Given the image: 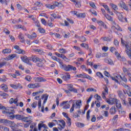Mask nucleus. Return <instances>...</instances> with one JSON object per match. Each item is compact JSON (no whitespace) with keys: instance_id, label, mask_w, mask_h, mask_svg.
Here are the masks:
<instances>
[{"instance_id":"obj_64","label":"nucleus","mask_w":131,"mask_h":131,"mask_svg":"<svg viewBox=\"0 0 131 131\" xmlns=\"http://www.w3.org/2000/svg\"><path fill=\"white\" fill-rule=\"evenodd\" d=\"M37 105V102H34L32 104V108H36V106Z\"/></svg>"},{"instance_id":"obj_20","label":"nucleus","mask_w":131,"mask_h":131,"mask_svg":"<svg viewBox=\"0 0 131 131\" xmlns=\"http://www.w3.org/2000/svg\"><path fill=\"white\" fill-rule=\"evenodd\" d=\"M116 107L115 106H113L110 109V113L111 114V115L115 114L116 113Z\"/></svg>"},{"instance_id":"obj_22","label":"nucleus","mask_w":131,"mask_h":131,"mask_svg":"<svg viewBox=\"0 0 131 131\" xmlns=\"http://www.w3.org/2000/svg\"><path fill=\"white\" fill-rule=\"evenodd\" d=\"M20 42L24 43L25 42V39L24 38V35L22 33H20L19 35L18 36Z\"/></svg>"},{"instance_id":"obj_60","label":"nucleus","mask_w":131,"mask_h":131,"mask_svg":"<svg viewBox=\"0 0 131 131\" xmlns=\"http://www.w3.org/2000/svg\"><path fill=\"white\" fill-rule=\"evenodd\" d=\"M77 61L81 63V62H83V61H84V59H83V58H78L77 59Z\"/></svg>"},{"instance_id":"obj_56","label":"nucleus","mask_w":131,"mask_h":131,"mask_svg":"<svg viewBox=\"0 0 131 131\" xmlns=\"http://www.w3.org/2000/svg\"><path fill=\"white\" fill-rule=\"evenodd\" d=\"M38 30L40 33H45L46 32V30H45L42 28H39Z\"/></svg>"},{"instance_id":"obj_57","label":"nucleus","mask_w":131,"mask_h":131,"mask_svg":"<svg viewBox=\"0 0 131 131\" xmlns=\"http://www.w3.org/2000/svg\"><path fill=\"white\" fill-rule=\"evenodd\" d=\"M10 86H11V88H12V89H14L15 90H17V89H18V86H17V85L10 84Z\"/></svg>"},{"instance_id":"obj_5","label":"nucleus","mask_w":131,"mask_h":131,"mask_svg":"<svg viewBox=\"0 0 131 131\" xmlns=\"http://www.w3.org/2000/svg\"><path fill=\"white\" fill-rule=\"evenodd\" d=\"M115 13L118 16V18L119 21H120L121 22L127 23V19H126V18H125V17L124 18L123 16H122V14H121V13H120L117 11H115Z\"/></svg>"},{"instance_id":"obj_58","label":"nucleus","mask_w":131,"mask_h":131,"mask_svg":"<svg viewBox=\"0 0 131 131\" xmlns=\"http://www.w3.org/2000/svg\"><path fill=\"white\" fill-rule=\"evenodd\" d=\"M95 104L96 105V106L98 107V108H99L101 106V103H100V101H95Z\"/></svg>"},{"instance_id":"obj_53","label":"nucleus","mask_w":131,"mask_h":131,"mask_svg":"<svg viewBox=\"0 0 131 131\" xmlns=\"http://www.w3.org/2000/svg\"><path fill=\"white\" fill-rule=\"evenodd\" d=\"M91 110H88L86 113V118L88 119V120H90V113H91Z\"/></svg>"},{"instance_id":"obj_41","label":"nucleus","mask_w":131,"mask_h":131,"mask_svg":"<svg viewBox=\"0 0 131 131\" xmlns=\"http://www.w3.org/2000/svg\"><path fill=\"white\" fill-rule=\"evenodd\" d=\"M78 18H85V13H78L77 15Z\"/></svg>"},{"instance_id":"obj_24","label":"nucleus","mask_w":131,"mask_h":131,"mask_svg":"<svg viewBox=\"0 0 131 131\" xmlns=\"http://www.w3.org/2000/svg\"><path fill=\"white\" fill-rule=\"evenodd\" d=\"M107 95H108V88H106L102 92V97L103 99H106V96H107Z\"/></svg>"},{"instance_id":"obj_35","label":"nucleus","mask_w":131,"mask_h":131,"mask_svg":"<svg viewBox=\"0 0 131 131\" xmlns=\"http://www.w3.org/2000/svg\"><path fill=\"white\" fill-rule=\"evenodd\" d=\"M12 123H9L8 124H11V128L12 129V130H14V129H16V128H15V127H17V124H15L14 123V122L11 121Z\"/></svg>"},{"instance_id":"obj_34","label":"nucleus","mask_w":131,"mask_h":131,"mask_svg":"<svg viewBox=\"0 0 131 131\" xmlns=\"http://www.w3.org/2000/svg\"><path fill=\"white\" fill-rule=\"evenodd\" d=\"M10 2V0H0V3L2 5H5V6H8V3Z\"/></svg>"},{"instance_id":"obj_37","label":"nucleus","mask_w":131,"mask_h":131,"mask_svg":"<svg viewBox=\"0 0 131 131\" xmlns=\"http://www.w3.org/2000/svg\"><path fill=\"white\" fill-rule=\"evenodd\" d=\"M67 87H68V90H69L70 92H72V91H73V85L71 84H68Z\"/></svg>"},{"instance_id":"obj_30","label":"nucleus","mask_w":131,"mask_h":131,"mask_svg":"<svg viewBox=\"0 0 131 131\" xmlns=\"http://www.w3.org/2000/svg\"><path fill=\"white\" fill-rule=\"evenodd\" d=\"M1 89H2V90H3L5 92H7V91H8V85H7V84H2L1 85Z\"/></svg>"},{"instance_id":"obj_46","label":"nucleus","mask_w":131,"mask_h":131,"mask_svg":"<svg viewBox=\"0 0 131 131\" xmlns=\"http://www.w3.org/2000/svg\"><path fill=\"white\" fill-rule=\"evenodd\" d=\"M25 79L27 81H31V79H32V78L31 77V76L28 75V76H26Z\"/></svg>"},{"instance_id":"obj_21","label":"nucleus","mask_w":131,"mask_h":131,"mask_svg":"<svg viewBox=\"0 0 131 131\" xmlns=\"http://www.w3.org/2000/svg\"><path fill=\"white\" fill-rule=\"evenodd\" d=\"M119 7H121V8H122L123 9L125 10V11H127V12L128 11V8H127V7H126V5H125V3L123 2H121L119 4Z\"/></svg>"},{"instance_id":"obj_43","label":"nucleus","mask_w":131,"mask_h":131,"mask_svg":"<svg viewBox=\"0 0 131 131\" xmlns=\"http://www.w3.org/2000/svg\"><path fill=\"white\" fill-rule=\"evenodd\" d=\"M76 125L77 126V127H83V126H84L83 124L79 122L76 123Z\"/></svg>"},{"instance_id":"obj_9","label":"nucleus","mask_w":131,"mask_h":131,"mask_svg":"<svg viewBox=\"0 0 131 131\" xmlns=\"http://www.w3.org/2000/svg\"><path fill=\"white\" fill-rule=\"evenodd\" d=\"M21 59L22 61H23L25 63L28 64V65H30L31 66V65H32V63L30 62V60H31V58H27V56H24L21 57Z\"/></svg>"},{"instance_id":"obj_38","label":"nucleus","mask_w":131,"mask_h":131,"mask_svg":"<svg viewBox=\"0 0 131 131\" xmlns=\"http://www.w3.org/2000/svg\"><path fill=\"white\" fill-rule=\"evenodd\" d=\"M86 92H88V93H90V92H94L95 93H96V92H97V90L93 88H89L86 89Z\"/></svg>"},{"instance_id":"obj_15","label":"nucleus","mask_w":131,"mask_h":131,"mask_svg":"<svg viewBox=\"0 0 131 131\" xmlns=\"http://www.w3.org/2000/svg\"><path fill=\"white\" fill-rule=\"evenodd\" d=\"M30 131H38L37 130V128L36 127V123H32L30 125Z\"/></svg>"},{"instance_id":"obj_28","label":"nucleus","mask_w":131,"mask_h":131,"mask_svg":"<svg viewBox=\"0 0 131 131\" xmlns=\"http://www.w3.org/2000/svg\"><path fill=\"white\" fill-rule=\"evenodd\" d=\"M75 77L78 78H85V73H82V74H80L78 75H76L75 76Z\"/></svg>"},{"instance_id":"obj_2","label":"nucleus","mask_w":131,"mask_h":131,"mask_svg":"<svg viewBox=\"0 0 131 131\" xmlns=\"http://www.w3.org/2000/svg\"><path fill=\"white\" fill-rule=\"evenodd\" d=\"M101 12L102 13V14L104 15V17L106 18V19L108 20V21H112V23L113 25L112 28L113 29L115 28V29H116L117 30L122 31V30L121 29L120 27H119V26H118V25H117L116 23H115V21H113V18L108 14L106 13V11H105V9L101 8Z\"/></svg>"},{"instance_id":"obj_4","label":"nucleus","mask_w":131,"mask_h":131,"mask_svg":"<svg viewBox=\"0 0 131 131\" xmlns=\"http://www.w3.org/2000/svg\"><path fill=\"white\" fill-rule=\"evenodd\" d=\"M81 103L82 101L80 100H79L76 101V103H73L72 107L71 108L70 112L71 113H72L73 111H74V108L75 109H79L80 108V106H81Z\"/></svg>"},{"instance_id":"obj_25","label":"nucleus","mask_w":131,"mask_h":131,"mask_svg":"<svg viewBox=\"0 0 131 131\" xmlns=\"http://www.w3.org/2000/svg\"><path fill=\"white\" fill-rule=\"evenodd\" d=\"M48 98H49V95L47 94H44L42 95L41 96L42 100H43L44 99L43 104H46V103H47V101H48Z\"/></svg>"},{"instance_id":"obj_1","label":"nucleus","mask_w":131,"mask_h":131,"mask_svg":"<svg viewBox=\"0 0 131 131\" xmlns=\"http://www.w3.org/2000/svg\"><path fill=\"white\" fill-rule=\"evenodd\" d=\"M111 79L112 80H114L117 83H119V84H121L125 88V89H126L127 90H129V86L128 85H126L124 83H122L121 81H124L125 83L127 82V79L124 76L123 77H121L120 75H118L116 77H111Z\"/></svg>"},{"instance_id":"obj_36","label":"nucleus","mask_w":131,"mask_h":131,"mask_svg":"<svg viewBox=\"0 0 131 131\" xmlns=\"http://www.w3.org/2000/svg\"><path fill=\"white\" fill-rule=\"evenodd\" d=\"M67 21L66 22V26H69V23L71 24H73L74 22L72 20V19H70V18L67 19Z\"/></svg>"},{"instance_id":"obj_33","label":"nucleus","mask_w":131,"mask_h":131,"mask_svg":"<svg viewBox=\"0 0 131 131\" xmlns=\"http://www.w3.org/2000/svg\"><path fill=\"white\" fill-rule=\"evenodd\" d=\"M55 54L57 55V57H59V58H61L63 60H65V59H66V56H65L63 54H60L59 53H58L57 52H56Z\"/></svg>"},{"instance_id":"obj_51","label":"nucleus","mask_w":131,"mask_h":131,"mask_svg":"<svg viewBox=\"0 0 131 131\" xmlns=\"http://www.w3.org/2000/svg\"><path fill=\"white\" fill-rule=\"evenodd\" d=\"M33 79L36 82H40V77H35Z\"/></svg>"},{"instance_id":"obj_54","label":"nucleus","mask_w":131,"mask_h":131,"mask_svg":"<svg viewBox=\"0 0 131 131\" xmlns=\"http://www.w3.org/2000/svg\"><path fill=\"white\" fill-rule=\"evenodd\" d=\"M13 114H7V116L10 119H14L15 118V115H13Z\"/></svg>"},{"instance_id":"obj_8","label":"nucleus","mask_w":131,"mask_h":131,"mask_svg":"<svg viewBox=\"0 0 131 131\" xmlns=\"http://www.w3.org/2000/svg\"><path fill=\"white\" fill-rule=\"evenodd\" d=\"M117 101V99L113 98H110L109 99H106V103H108V104L109 105H114V104H115Z\"/></svg>"},{"instance_id":"obj_62","label":"nucleus","mask_w":131,"mask_h":131,"mask_svg":"<svg viewBox=\"0 0 131 131\" xmlns=\"http://www.w3.org/2000/svg\"><path fill=\"white\" fill-rule=\"evenodd\" d=\"M97 119V118H96V116H93L91 119L92 122H95Z\"/></svg>"},{"instance_id":"obj_29","label":"nucleus","mask_w":131,"mask_h":131,"mask_svg":"<svg viewBox=\"0 0 131 131\" xmlns=\"http://www.w3.org/2000/svg\"><path fill=\"white\" fill-rule=\"evenodd\" d=\"M24 116L20 115H15V118H16V119H17L18 120H21L23 121Z\"/></svg>"},{"instance_id":"obj_47","label":"nucleus","mask_w":131,"mask_h":131,"mask_svg":"<svg viewBox=\"0 0 131 131\" xmlns=\"http://www.w3.org/2000/svg\"><path fill=\"white\" fill-rule=\"evenodd\" d=\"M102 7L104 8V9L107 11V13L110 11V9H109V7L106 5H102Z\"/></svg>"},{"instance_id":"obj_11","label":"nucleus","mask_w":131,"mask_h":131,"mask_svg":"<svg viewBox=\"0 0 131 131\" xmlns=\"http://www.w3.org/2000/svg\"><path fill=\"white\" fill-rule=\"evenodd\" d=\"M23 121L24 122H28L29 123H31L32 122V117H24L23 118Z\"/></svg>"},{"instance_id":"obj_16","label":"nucleus","mask_w":131,"mask_h":131,"mask_svg":"<svg viewBox=\"0 0 131 131\" xmlns=\"http://www.w3.org/2000/svg\"><path fill=\"white\" fill-rule=\"evenodd\" d=\"M105 63H107L109 65L113 66L114 65V62L111 58H105L104 59Z\"/></svg>"},{"instance_id":"obj_7","label":"nucleus","mask_w":131,"mask_h":131,"mask_svg":"<svg viewBox=\"0 0 131 131\" xmlns=\"http://www.w3.org/2000/svg\"><path fill=\"white\" fill-rule=\"evenodd\" d=\"M5 111L3 112V113H7V114H14L15 113V111H14V109L12 107H5Z\"/></svg>"},{"instance_id":"obj_19","label":"nucleus","mask_w":131,"mask_h":131,"mask_svg":"<svg viewBox=\"0 0 131 131\" xmlns=\"http://www.w3.org/2000/svg\"><path fill=\"white\" fill-rule=\"evenodd\" d=\"M16 57H17V55H16L15 54H13L7 56L6 57V60H7V61H10L11 60H13L14 58Z\"/></svg>"},{"instance_id":"obj_31","label":"nucleus","mask_w":131,"mask_h":131,"mask_svg":"<svg viewBox=\"0 0 131 131\" xmlns=\"http://www.w3.org/2000/svg\"><path fill=\"white\" fill-rule=\"evenodd\" d=\"M12 52V50L11 49H4L3 50L2 53L4 55H6V54H10Z\"/></svg>"},{"instance_id":"obj_6","label":"nucleus","mask_w":131,"mask_h":131,"mask_svg":"<svg viewBox=\"0 0 131 131\" xmlns=\"http://www.w3.org/2000/svg\"><path fill=\"white\" fill-rule=\"evenodd\" d=\"M110 51L112 53H115V55L118 60H120V59H121V56H120V54H119L118 52H117V50H116L114 47H111Z\"/></svg>"},{"instance_id":"obj_3","label":"nucleus","mask_w":131,"mask_h":131,"mask_svg":"<svg viewBox=\"0 0 131 131\" xmlns=\"http://www.w3.org/2000/svg\"><path fill=\"white\" fill-rule=\"evenodd\" d=\"M121 43H122V46H125V53L131 60V43L125 42L122 40V38H121Z\"/></svg>"},{"instance_id":"obj_10","label":"nucleus","mask_w":131,"mask_h":131,"mask_svg":"<svg viewBox=\"0 0 131 131\" xmlns=\"http://www.w3.org/2000/svg\"><path fill=\"white\" fill-rule=\"evenodd\" d=\"M118 94L119 97L122 100H123L124 99V95L126 94V93H125V91H120L119 90L118 91Z\"/></svg>"},{"instance_id":"obj_27","label":"nucleus","mask_w":131,"mask_h":131,"mask_svg":"<svg viewBox=\"0 0 131 131\" xmlns=\"http://www.w3.org/2000/svg\"><path fill=\"white\" fill-rule=\"evenodd\" d=\"M32 51L34 52H37L39 55H43L45 54V52L42 51V50L38 49H33Z\"/></svg>"},{"instance_id":"obj_17","label":"nucleus","mask_w":131,"mask_h":131,"mask_svg":"<svg viewBox=\"0 0 131 131\" xmlns=\"http://www.w3.org/2000/svg\"><path fill=\"white\" fill-rule=\"evenodd\" d=\"M0 123H3L4 124H9V123H12V121L5 119H0Z\"/></svg>"},{"instance_id":"obj_39","label":"nucleus","mask_w":131,"mask_h":131,"mask_svg":"<svg viewBox=\"0 0 131 131\" xmlns=\"http://www.w3.org/2000/svg\"><path fill=\"white\" fill-rule=\"evenodd\" d=\"M101 39L104 40V41H111V38L108 37H103L101 38Z\"/></svg>"},{"instance_id":"obj_12","label":"nucleus","mask_w":131,"mask_h":131,"mask_svg":"<svg viewBox=\"0 0 131 131\" xmlns=\"http://www.w3.org/2000/svg\"><path fill=\"white\" fill-rule=\"evenodd\" d=\"M40 86V84L38 83H36L34 84H29L28 85V88L29 89H35L36 88H39Z\"/></svg>"},{"instance_id":"obj_52","label":"nucleus","mask_w":131,"mask_h":131,"mask_svg":"<svg viewBox=\"0 0 131 131\" xmlns=\"http://www.w3.org/2000/svg\"><path fill=\"white\" fill-rule=\"evenodd\" d=\"M74 4H75V6H76V7L77 8H79L81 6V4H80V2H74Z\"/></svg>"},{"instance_id":"obj_44","label":"nucleus","mask_w":131,"mask_h":131,"mask_svg":"<svg viewBox=\"0 0 131 131\" xmlns=\"http://www.w3.org/2000/svg\"><path fill=\"white\" fill-rule=\"evenodd\" d=\"M96 75L100 78H103V77H104V76H103V74L99 72L96 73Z\"/></svg>"},{"instance_id":"obj_50","label":"nucleus","mask_w":131,"mask_h":131,"mask_svg":"<svg viewBox=\"0 0 131 131\" xmlns=\"http://www.w3.org/2000/svg\"><path fill=\"white\" fill-rule=\"evenodd\" d=\"M55 5L56 7H59L60 8H62V7H63V5L60 3L55 2Z\"/></svg>"},{"instance_id":"obj_23","label":"nucleus","mask_w":131,"mask_h":131,"mask_svg":"<svg viewBox=\"0 0 131 131\" xmlns=\"http://www.w3.org/2000/svg\"><path fill=\"white\" fill-rule=\"evenodd\" d=\"M70 70H74V71H75V70H76V68H75V67L68 65L66 67V71H70Z\"/></svg>"},{"instance_id":"obj_48","label":"nucleus","mask_w":131,"mask_h":131,"mask_svg":"<svg viewBox=\"0 0 131 131\" xmlns=\"http://www.w3.org/2000/svg\"><path fill=\"white\" fill-rule=\"evenodd\" d=\"M51 16H52V17H53V18H54L55 19H60V18H61V16H57V15H56L55 14H51Z\"/></svg>"},{"instance_id":"obj_59","label":"nucleus","mask_w":131,"mask_h":131,"mask_svg":"<svg viewBox=\"0 0 131 131\" xmlns=\"http://www.w3.org/2000/svg\"><path fill=\"white\" fill-rule=\"evenodd\" d=\"M90 6L92 7V8H93V9H96L97 8L94 3H90Z\"/></svg>"},{"instance_id":"obj_42","label":"nucleus","mask_w":131,"mask_h":131,"mask_svg":"<svg viewBox=\"0 0 131 131\" xmlns=\"http://www.w3.org/2000/svg\"><path fill=\"white\" fill-rule=\"evenodd\" d=\"M94 98H95V99L97 100V101H101V100H102V98L101 97V96H99L98 94H96L94 96Z\"/></svg>"},{"instance_id":"obj_61","label":"nucleus","mask_w":131,"mask_h":131,"mask_svg":"<svg viewBox=\"0 0 131 131\" xmlns=\"http://www.w3.org/2000/svg\"><path fill=\"white\" fill-rule=\"evenodd\" d=\"M17 9L19 10V11H21V10L23 9V7H22V6H21V5H20L19 4H17Z\"/></svg>"},{"instance_id":"obj_40","label":"nucleus","mask_w":131,"mask_h":131,"mask_svg":"<svg viewBox=\"0 0 131 131\" xmlns=\"http://www.w3.org/2000/svg\"><path fill=\"white\" fill-rule=\"evenodd\" d=\"M37 66L41 68H43V67H45V63L43 62H38L37 63Z\"/></svg>"},{"instance_id":"obj_55","label":"nucleus","mask_w":131,"mask_h":131,"mask_svg":"<svg viewBox=\"0 0 131 131\" xmlns=\"http://www.w3.org/2000/svg\"><path fill=\"white\" fill-rule=\"evenodd\" d=\"M111 6L112 8L115 11H116L117 10V6L114 5V4H111Z\"/></svg>"},{"instance_id":"obj_26","label":"nucleus","mask_w":131,"mask_h":131,"mask_svg":"<svg viewBox=\"0 0 131 131\" xmlns=\"http://www.w3.org/2000/svg\"><path fill=\"white\" fill-rule=\"evenodd\" d=\"M116 106L118 109H122L121 107V103H120V101L118 99H117V101H116Z\"/></svg>"},{"instance_id":"obj_63","label":"nucleus","mask_w":131,"mask_h":131,"mask_svg":"<svg viewBox=\"0 0 131 131\" xmlns=\"http://www.w3.org/2000/svg\"><path fill=\"white\" fill-rule=\"evenodd\" d=\"M48 125H49V127L52 128V127H53V126H54L55 123H53V122L49 123Z\"/></svg>"},{"instance_id":"obj_13","label":"nucleus","mask_w":131,"mask_h":131,"mask_svg":"<svg viewBox=\"0 0 131 131\" xmlns=\"http://www.w3.org/2000/svg\"><path fill=\"white\" fill-rule=\"evenodd\" d=\"M18 101H19V99L18 98H16L15 99L11 98L9 100L10 104H15L16 106H19V103H18Z\"/></svg>"},{"instance_id":"obj_49","label":"nucleus","mask_w":131,"mask_h":131,"mask_svg":"<svg viewBox=\"0 0 131 131\" xmlns=\"http://www.w3.org/2000/svg\"><path fill=\"white\" fill-rule=\"evenodd\" d=\"M85 78H87V79H89V80H93V77L86 74L85 75Z\"/></svg>"},{"instance_id":"obj_14","label":"nucleus","mask_w":131,"mask_h":131,"mask_svg":"<svg viewBox=\"0 0 131 131\" xmlns=\"http://www.w3.org/2000/svg\"><path fill=\"white\" fill-rule=\"evenodd\" d=\"M59 124L58 123V125H59L61 128H59L60 130H62V129L65 128V125L66 123H65V121L63 120H58Z\"/></svg>"},{"instance_id":"obj_45","label":"nucleus","mask_w":131,"mask_h":131,"mask_svg":"<svg viewBox=\"0 0 131 131\" xmlns=\"http://www.w3.org/2000/svg\"><path fill=\"white\" fill-rule=\"evenodd\" d=\"M60 107H63V109H66V101H63L60 104Z\"/></svg>"},{"instance_id":"obj_32","label":"nucleus","mask_w":131,"mask_h":131,"mask_svg":"<svg viewBox=\"0 0 131 131\" xmlns=\"http://www.w3.org/2000/svg\"><path fill=\"white\" fill-rule=\"evenodd\" d=\"M66 118H67V124L68 126H70L71 125V119L66 116Z\"/></svg>"},{"instance_id":"obj_18","label":"nucleus","mask_w":131,"mask_h":131,"mask_svg":"<svg viewBox=\"0 0 131 131\" xmlns=\"http://www.w3.org/2000/svg\"><path fill=\"white\" fill-rule=\"evenodd\" d=\"M45 7H46V8H47V9H49V10H54V9L56 8V4H46L45 5Z\"/></svg>"}]
</instances>
